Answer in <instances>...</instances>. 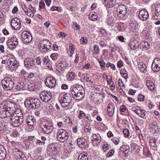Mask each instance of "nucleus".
Here are the masks:
<instances>
[{"label":"nucleus","instance_id":"obj_40","mask_svg":"<svg viewBox=\"0 0 160 160\" xmlns=\"http://www.w3.org/2000/svg\"><path fill=\"white\" fill-rule=\"evenodd\" d=\"M25 84L23 82H19L18 84L17 85L16 89L18 90H19L21 89H24L25 88Z\"/></svg>","mask_w":160,"mask_h":160},{"label":"nucleus","instance_id":"obj_57","mask_svg":"<svg viewBox=\"0 0 160 160\" xmlns=\"http://www.w3.org/2000/svg\"><path fill=\"white\" fill-rule=\"evenodd\" d=\"M154 138H151L149 139V144L150 145L153 147H154L155 144H154Z\"/></svg>","mask_w":160,"mask_h":160},{"label":"nucleus","instance_id":"obj_3","mask_svg":"<svg viewBox=\"0 0 160 160\" xmlns=\"http://www.w3.org/2000/svg\"><path fill=\"white\" fill-rule=\"evenodd\" d=\"M25 104L28 109L37 108L40 107V101L37 98H29L26 100Z\"/></svg>","mask_w":160,"mask_h":160},{"label":"nucleus","instance_id":"obj_28","mask_svg":"<svg viewBox=\"0 0 160 160\" xmlns=\"http://www.w3.org/2000/svg\"><path fill=\"white\" fill-rule=\"evenodd\" d=\"M92 137L93 139V142H95L96 144L98 145L100 143L101 137L99 134L97 133L92 134Z\"/></svg>","mask_w":160,"mask_h":160},{"label":"nucleus","instance_id":"obj_46","mask_svg":"<svg viewBox=\"0 0 160 160\" xmlns=\"http://www.w3.org/2000/svg\"><path fill=\"white\" fill-rule=\"evenodd\" d=\"M100 45L102 47H105L107 45L106 42L104 39H101L99 42Z\"/></svg>","mask_w":160,"mask_h":160},{"label":"nucleus","instance_id":"obj_41","mask_svg":"<svg viewBox=\"0 0 160 160\" xmlns=\"http://www.w3.org/2000/svg\"><path fill=\"white\" fill-rule=\"evenodd\" d=\"M100 52V49L98 46L97 45H95L93 47V55H95L98 54Z\"/></svg>","mask_w":160,"mask_h":160},{"label":"nucleus","instance_id":"obj_56","mask_svg":"<svg viewBox=\"0 0 160 160\" xmlns=\"http://www.w3.org/2000/svg\"><path fill=\"white\" fill-rule=\"evenodd\" d=\"M114 153V150L113 149L110 150L108 152L107 156V157H110L112 156Z\"/></svg>","mask_w":160,"mask_h":160},{"label":"nucleus","instance_id":"obj_34","mask_svg":"<svg viewBox=\"0 0 160 160\" xmlns=\"http://www.w3.org/2000/svg\"><path fill=\"white\" fill-rule=\"evenodd\" d=\"M146 84L148 88L151 90H153L155 88V86L153 82L150 80L147 81Z\"/></svg>","mask_w":160,"mask_h":160},{"label":"nucleus","instance_id":"obj_64","mask_svg":"<svg viewBox=\"0 0 160 160\" xmlns=\"http://www.w3.org/2000/svg\"><path fill=\"white\" fill-rule=\"evenodd\" d=\"M116 38L122 42H125L124 40V37L123 36H117Z\"/></svg>","mask_w":160,"mask_h":160},{"label":"nucleus","instance_id":"obj_47","mask_svg":"<svg viewBox=\"0 0 160 160\" xmlns=\"http://www.w3.org/2000/svg\"><path fill=\"white\" fill-rule=\"evenodd\" d=\"M69 49L70 54H71V55L70 56H71L72 55V54L75 51L74 47L73 45L71 43H70L69 44Z\"/></svg>","mask_w":160,"mask_h":160},{"label":"nucleus","instance_id":"obj_12","mask_svg":"<svg viewBox=\"0 0 160 160\" xmlns=\"http://www.w3.org/2000/svg\"><path fill=\"white\" fill-rule=\"evenodd\" d=\"M21 37L23 42L27 43L30 42L32 40L31 34L26 31H23L22 32Z\"/></svg>","mask_w":160,"mask_h":160},{"label":"nucleus","instance_id":"obj_11","mask_svg":"<svg viewBox=\"0 0 160 160\" xmlns=\"http://www.w3.org/2000/svg\"><path fill=\"white\" fill-rule=\"evenodd\" d=\"M10 120L11 124L14 127H17L20 125L23 122V119L11 115Z\"/></svg>","mask_w":160,"mask_h":160},{"label":"nucleus","instance_id":"obj_23","mask_svg":"<svg viewBox=\"0 0 160 160\" xmlns=\"http://www.w3.org/2000/svg\"><path fill=\"white\" fill-rule=\"evenodd\" d=\"M28 126H30L29 128H32L33 126H35L36 123V120L32 116H29L27 117L26 120Z\"/></svg>","mask_w":160,"mask_h":160},{"label":"nucleus","instance_id":"obj_4","mask_svg":"<svg viewBox=\"0 0 160 160\" xmlns=\"http://www.w3.org/2000/svg\"><path fill=\"white\" fill-rule=\"evenodd\" d=\"M2 84L3 88L6 90H11L14 87V82L9 78H5L2 81Z\"/></svg>","mask_w":160,"mask_h":160},{"label":"nucleus","instance_id":"obj_59","mask_svg":"<svg viewBox=\"0 0 160 160\" xmlns=\"http://www.w3.org/2000/svg\"><path fill=\"white\" fill-rule=\"evenodd\" d=\"M160 13V4L157 5L155 7V11Z\"/></svg>","mask_w":160,"mask_h":160},{"label":"nucleus","instance_id":"obj_9","mask_svg":"<svg viewBox=\"0 0 160 160\" xmlns=\"http://www.w3.org/2000/svg\"><path fill=\"white\" fill-rule=\"evenodd\" d=\"M13 154L16 160H26V158L20 150L17 148L13 150Z\"/></svg>","mask_w":160,"mask_h":160},{"label":"nucleus","instance_id":"obj_20","mask_svg":"<svg viewBox=\"0 0 160 160\" xmlns=\"http://www.w3.org/2000/svg\"><path fill=\"white\" fill-rule=\"evenodd\" d=\"M132 110L139 117L143 118L145 115V111L142 109H141L139 107H133L132 108Z\"/></svg>","mask_w":160,"mask_h":160},{"label":"nucleus","instance_id":"obj_50","mask_svg":"<svg viewBox=\"0 0 160 160\" xmlns=\"http://www.w3.org/2000/svg\"><path fill=\"white\" fill-rule=\"evenodd\" d=\"M106 67L107 68L110 67L113 70H115L116 69L115 66V65L112 64L110 63V62H108L106 64Z\"/></svg>","mask_w":160,"mask_h":160},{"label":"nucleus","instance_id":"obj_26","mask_svg":"<svg viewBox=\"0 0 160 160\" xmlns=\"http://www.w3.org/2000/svg\"><path fill=\"white\" fill-rule=\"evenodd\" d=\"M139 48L142 49V50H146L150 48V45L149 43L147 42H142L139 45Z\"/></svg>","mask_w":160,"mask_h":160},{"label":"nucleus","instance_id":"obj_19","mask_svg":"<svg viewBox=\"0 0 160 160\" xmlns=\"http://www.w3.org/2000/svg\"><path fill=\"white\" fill-rule=\"evenodd\" d=\"M24 64L26 68H31L32 67L35 66V61L32 58H28L25 60Z\"/></svg>","mask_w":160,"mask_h":160},{"label":"nucleus","instance_id":"obj_22","mask_svg":"<svg viewBox=\"0 0 160 160\" xmlns=\"http://www.w3.org/2000/svg\"><path fill=\"white\" fill-rule=\"evenodd\" d=\"M138 15L140 19L143 21L147 20L149 16L148 12L145 9L141 10L139 12Z\"/></svg>","mask_w":160,"mask_h":160},{"label":"nucleus","instance_id":"obj_30","mask_svg":"<svg viewBox=\"0 0 160 160\" xmlns=\"http://www.w3.org/2000/svg\"><path fill=\"white\" fill-rule=\"evenodd\" d=\"M128 45L130 49L132 50H135L139 48V45H137V41L136 40H131Z\"/></svg>","mask_w":160,"mask_h":160},{"label":"nucleus","instance_id":"obj_14","mask_svg":"<svg viewBox=\"0 0 160 160\" xmlns=\"http://www.w3.org/2000/svg\"><path fill=\"white\" fill-rule=\"evenodd\" d=\"M152 69L154 72H158L160 70V59L156 58L153 61Z\"/></svg>","mask_w":160,"mask_h":160},{"label":"nucleus","instance_id":"obj_5","mask_svg":"<svg viewBox=\"0 0 160 160\" xmlns=\"http://www.w3.org/2000/svg\"><path fill=\"white\" fill-rule=\"evenodd\" d=\"M68 133L63 129H60L58 130L57 134L58 140L61 142H65L68 139Z\"/></svg>","mask_w":160,"mask_h":160},{"label":"nucleus","instance_id":"obj_43","mask_svg":"<svg viewBox=\"0 0 160 160\" xmlns=\"http://www.w3.org/2000/svg\"><path fill=\"white\" fill-rule=\"evenodd\" d=\"M102 148L103 151L106 152L109 150V146L107 142H105L102 144Z\"/></svg>","mask_w":160,"mask_h":160},{"label":"nucleus","instance_id":"obj_13","mask_svg":"<svg viewBox=\"0 0 160 160\" xmlns=\"http://www.w3.org/2000/svg\"><path fill=\"white\" fill-rule=\"evenodd\" d=\"M45 83L48 87L50 88H52L55 86L56 82L53 77H48L45 79Z\"/></svg>","mask_w":160,"mask_h":160},{"label":"nucleus","instance_id":"obj_1","mask_svg":"<svg viewBox=\"0 0 160 160\" xmlns=\"http://www.w3.org/2000/svg\"><path fill=\"white\" fill-rule=\"evenodd\" d=\"M70 91L73 97L76 100H81L84 97L85 90L81 85H77L76 86H73L71 87Z\"/></svg>","mask_w":160,"mask_h":160},{"label":"nucleus","instance_id":"obj_58","mask_svg":"<svg viewBox=\"0 0 160 160\" xmlns=\"http://www.w3.org/2000/svg\"><path fill=\"white\" fill-rule=\"evenodd\" d=\"M51 10L52 11H60L61 9L58 7L53 6L51 8Z\"/></svg>","mask_w":160,"mask_h":160},{"label":"nucleus","instance_id":"obj_18","mask_svg":"<svg viewBox=\"0 0 160 160\" xmlns=\"http://www.w3.org/2000/svg\"><path fill=\"white\" fill-rule=\"evenodd\" d=\"M40 97L41 100L45 102H48L51 99L52 96L46 92H42L40 93Z\"/></svg>","mask_w":160,"mask_h":160},{"label":"nucleus","instance_id":"obj_17","mask_svg":"<svg viewBox=\"0 0 160 160\" xmlns=\"http://www.w3.org/2000/svg\"><path fill=\"white\" fill-rule=\"evenodd\" d=\"M7 44L9 48L12 49L14 48L18 44V39L16 37H12L8 40Z\"/></svg>","mask_w":160,"mask_h":160},{"label":"nucleus","instance_id":"obj_63","mask_svg":"<svg viewBox=\"0 0 160 160\" xmlns=\"http://www.w3.org/2000/svg\"><path fill=\"white\" fill-rule=\"evenodd\" d=\"M36 63L38 65H40L41 64V58L39 57H37L36 59Z\"/></svg>","mask_w":160,"mask_h":160},{"label":"nucleus","instance_id":"obj_54","mask_svg":"<svg viewBox=\"0 0 160 160\" xmlns=\"http://www.w3.org/2000/svg\"><path fill=\"white\" fill-rule=\"evenodd\" d=\"M45 7V4L44 2L42 1L40 2L39 3V10L41 11V9L42 8L43 9Z\"/></svg>","mask_w":160,"mask_h":160},{"label":"nucleus","instance_id":"obj_21","mask_svg":"<svg viewBox=\"0 0 160 160\" xmlns=\"http://www.w3.org/2000/svg\"><path fill=\"white\" fill-rule=\"evenodd\" d=\"M77 142L79 147L82 149L88 147L86 140L83 138H78L77 140Z\"/></svg>","mask_w":160,"mask_h":160},{"label":"nucleus","instance_id":"obj_60","mask_svg":"<svg viewBox=\"0 0 160 160\" xmlns=\"http://www.w3.org/2000/svg\"><path fill=\"white\" fill-rule=\"evenodd\" d=\"M29 9L28 10H29V11L30 12H32V13H35L36 12V10H35V9L33 7H32L31 5H30L29 6Z\"/></svg>","mask_w":160,"mask_h":160},{"label":"nucleus","instance_id":"obj_44","mask_svg":"<svg viewBox=\"0 0 160 160\" xmlns=\"http://www.w3.org/2000/svg\"><path fill=\"white\" fill-rule=\"evenodd\" d=\"M67 76L68 78H69L70 79H73L76 76V74L74 72H69L68 74H67Z\"/></svg>","mask_w":160,"mask_h":160},{"label":"nucleus","instance_id":"obj_51","mask_svg":"<svg viewBox=\"0 0 160 160\" xmlns=\"http://www.w3.org/2000/svg\"><path fill=\"white\" fill-rule=\"evenodd\" d=\"M123 132L124 135V137L127 138L129 136V131L128 129L127 128L124 129Z\"/></svg>","mask_w":160,"mask_h":160},{"label":"nucleus","instance_id":"obj_6","mask_svg":"<svg viewBox=\"0 0 160 160\" xmlns=\"http://www.w3.org/2000/svg\"><path fill=\"white\" fill-rule=\"evenodd\" d=\"M51 46L50 42L47 40L44 39L40 42L39 47L40 50L42 52H46L49 50Z\"/></svg>","mask_w":160,"mask_h":160},{"label":"nucleus","instance_id":"obj_33","mask_svg":"<svg viewBox=\"0 0 160 160\" xmlns=\"http://www.w3.org/2000/svg\"><path fill=\"white\" fill-rule=\"evenodd\" d=\"M129 149L130 148L129 146L125 145L122 146L120 148L121 150L124 152L125 156L126 157L127 156V154L129 152Z\"/></svg>","mask_w":160,"mask_h":160},{"label":"nucleus","instance_id":"obj_27","mask_svg":"<svg viewBox=\"0 0 160 160\" xmlns=\"http://www.w3.org/2000/svg\"><path fill=\"white\" fill-rule=\"evenodd\" d=\"M6 152L2 145H0V160H3L6 158Z\"/></svg>","mask_w":160,"mask_h":160},{"label":"nucleus","instance_id":"obj_49","mask_svg":"<svg viewBox=\"0 0 160 160\" xmlns=\"http://www.w3.org/2000/svg\"><path fill=\"white\" fill-rule=\"evenodd\" d=\"M99 62L102 68L104 69L106 68V63L103 60H100Z\"/></svg>","mask_w":160,"mask_h":160},{"label":"nucleus","instance_id":"obj_53","mask_svg":"<svg viewBox=\"0 0 160 160\" xmlns=\"http://www.w3.org/2000/svg\"><path fill=\"white\" fill-rule=\"evenodd\" d=\"M58 57V55L56 53H52L51 55V57L53 60H56Z\"/></svg>","mask_w":160,"mask_h":160},{"label":"nucleus","instance_id":"obj_10","mask_svg":"<svg viewBox=\"0 0 160 160\" xmlns=\"http://www.w3.org/2000/svg\"><path fill=\"white\" fill-rule=\"evenodd\" d=\"M116 11L118 17L121 18H123L126 15L127 12V8L126 6L123 4H120L117 8Z\"/></svg>","mask_w":160,"mask_h":160},{"label":"nucleus","instance_id":"obj_38","mask_svg":"<svg viewBox=\"0 0 160 160\" xmlns=\"http://www.w3.org/2000/svg\"><path fill=\"white\" fill-rule=\"evenodd\" d=\"M152 18L153 20H159L160 19V13L155 11L152 15Z\"/></svg>","mask_w":160,"mask_h":160},{"label":"nucleus","instance_id":"obj_25","mask_svg":"<svg viewBox=\"0 0 160 160\" xmlns=\"http://www.w3.org/2000/svg\"><path fill=\"white\" fill-rule=\"evenodd\" d=\"M116 0H104L103 3L108 8L112 7L115 4Z\"/></svg>","mask_w":160,"mask_h":160},{"label":"nucleus","instance_id":"obj_55","mask_svg":"<svg viewBox=\"0 0 160 160\" xmlns=\"http://www.w3.org/2000/svg\"><path fill=\"white\" fill-rule=\"evenodd\" d=\"M138 99L139 101H143L144 100V96L141 94H139Z\"/></svg>","mask_w":160,"mask_h":160},{"label":"nucleus","instance_id":"obj_16","mask_svg":"<svg viewBox=\"0 0 160 160\" xmlns=\"http://www.w3.org/2000/svg\"><path fill=\"white\" fill-rule=\"evenodd\" d=\"M8 68L11 70H14L17 68L18 65V61L13 58H10L8 59Z\"/></svg>","mask_w":160,"mask_h":160},{"label":"nucleus","instance_id":"obj_15","mask_svg":"<svg viewBox=\"0 0 160 160\" xmlns=\"http://www.w3.org/2000/svg\"><path fill=\"white\" fill-rule=\"evenodd\" d=\"M11 25L12 28L15 30H19L21 28L20 20L17 18H15L12 20Z\"/></svg>","mask_w":160,"mask_h":160},{"label":"nucleus","instance_id":"obj_31","mask_svg":"<svg viewBox=\"0 0 160 160\" xmlns=\"http://www.w3.org/2000/svg\"><path fill=\"white\" fill-rule=\"evenodd\" d=\"M12 116L16 117L19 118H21L22 119H23V113L20 109H17L16 111H14V112L12 111Z\"/></svg>","mask_w":160,"mask_h":160},{"label":"nucleus","instance_id":"obj_36","mask_svg":"<svg viewBox=\"0 0 160 160\" xmlns=\"http://www.w3.org/2000/svg\"><path fill=\"white\" fill-rule=\"evenodd\" d=\"M87 155L88 154L87 152H85L81 153L78 157V160H88Z\"/></svg>","mask_w":160,"mask_h":160},{"label":"nucleus","instance_id":"obj_48","mask_svg":"<svg viewBox=\"0 0 160 160\" xmlns=\"http://www.w3.org/2000/svg\"><path fill=\"white\" fill-rule=\"evenodd\" d=\"M81 44H86L88 42V40L87 38L85 37H82L80 40Z\"/></svg>","mask_w":160,"mask_h":160},{"label":"nucleus","instance_id":"obj_7","mask_svg":"<svg viewBox=\"0 0 160 160\" xmlns=\"http://www.w3.org/2000/svg\"><path fill=\"white\" fill-rule=\"evenodd\" d=\"M71 95L69 93L64 94L63 97H61V100L59 101L61 106L63 108L68 107L71 102Z\"/></svg>","mask_w":160,"mask_h":160},{"label":"nucleus","instance_id":"obj_52","mask_svg":"<svg viewBox=\"0 0 160 160\" xmlns=\"http://www.w3.org/2000/svg\"><path fill=\"white\" fill-rule=\"evenodd\" d=\"M25 13L29 17H32L34 16V13H32V12H30L29 10L27 11L24 10Z\"/></svg>","mask_w":160,"mask_h":160},{"label":"nucleus","instance_id":"obj_32","mask_svg":"<svg viewBox=\"0 0 160 160\" xmlns=\"http://www.w3.org/2000/svg\"><path fill=\"white\" fill-rule=\"evenodd\" d=\"M98 18V16L96 12H91L89 15L88 19L90 20L95 21L97 20Z\"/></svg>","mask_w":160,"mask_h":160},{"label":"nucleus","instance_id":"obj_61","mask_svg":"<svg viewBox=\"0 0 160 160\" xmlns=\"http://www.w3.org/2000/svg\"><path fill=\"white\" fill-rule=\"evenodd\" d=\"M123 62L121 60H120L117 63V66L119 68L122 67L123 66Z\"/></svg>","mask_w":160,"mask_h":160},{"label":"nucleus","instance_id":"obj_39","mask_svg":"<svg viewBox=\"0 0 160 160\" xmlns=\"http://www.w3.org/2000/svg\"><path fill=\"white\" fill-rule=\"evenodd\" d=\"M28 88L30 90H34L37 87V86L34 83L30 82L27 86Z\"/></svg>","mask_w":160,"mask_h":160},{"label":"nucleus","instance_id":"obj_24","mask_svg":"<svg viewBox=\"0 0 160 160\" xmlns=\"http://www.w3.org/2000/svg\"><path fill=\"white\" fill-rule=\"evenodd\" d=\"M114 105L112 103H110L107 107V113L110 117H112L113 115L114 111Z\"/></svg>","mask_w":160,"mask_h":160},{"label":"nucleus","instance_id":"obj_2","mask_svg":"<svg viewBox=\"0 0 160 160\" xmlns=\"http://www.w3.org/2000/svg\"><path fill=\"white\" fill-rule=\"evenodd\" d=\"M40 127L42 132L46 134L51 133L53 129V123L51 121H46L42 122Z\"/></svg>","mask_w":160,"mask_h":160},{"label":"nucleus","instance_id":"obj_35","mask_svg":"<svg viewBox=\"0 0 160 160\" xmlns=\"http://www.w3.org/2000/svg\"><path fill=\"white\" fill-rule=\"evenodd\" d=\"M138 67L142 72L145 73L147 71V67L145 64L142 63H140L138 64Z\"/></svg>","mask_w":160,"mask_h":160},{"label":"nucleus","instance_id":"obj_29","mask_svg":"<svg viewBox=\"0 0 160 160\" xmlns=\"http://www.w3.org/2000/svg\"><path fill=\"white\" fill-rule=\"evenodd\" d=\"M29 142L31 144H33L37 143V142L38 143H41L42 144H44L45 142H41L39 140H38L34 138L33 136H30L28 137V138Z\"/></svg>","mask_w":160,"mask_h":160},{"label":"nucleus","instance_id":"obj_37","mask_svg":"<svg viewBox=\"0 0 160 160\" xmlns=\"http://www.w3.org/2000/svg\"><path fill=\"white\" fill-rule=\"evenodd\" d=\"M77 115L80 119H82L86 116L85 113L83 111L79 110L77 111Z\"/></svg>","mask_w":160,"mask_h":160},{"label":"nucleus","instance_id":"obj_45","mask_svg":"<svg viewBox=\"0 0 160 160\" xmlns=\"http://www.w3.org/2000/svg\"><path fill=\"white\" fill-rule=\"evenodd\" d=\"M120 74L125 79H126L128 78L127 72L126 70H124L121 72Z\"/></svg>","mask_w":160,"mask_h":160},{"label":"nucleus","instance_id":"obj_8","mask_svg":"<svg viewBox=\"0 0 160 160\" xmlns=\"http://www.w3.org/2000/svg\"><path fill=\"white\" fill-rule=\"evenodd\" d=\"M12 114V110L10 107L5 108L3 106L2 108H0V117L2 118L11 117Z\"/></svg>","mask_w":160,"mask_h":160},{"label":"nucleus","instance_id":"obj_42","mask_svg":"<svg viewBox=\"0 0 160 160\" xmlns=\"http://www.w3.org/2000/svg\"><path fill=\"white\" fill-rule=\"evenodd\" d=\"M6 128V123L4 122H0V131H5Z\"/></svg>","mask_w":160,"mask_h":160},{"label":"nucleus","instance_id":"obj_62","mask_svg":"<svg viewBox=\"0 0 160 160\" xmlns=\"http://www.w3.org/2000/svg\"><path fill=\"white\" fill-rule=\"evenodd\" d=\"M85 118V119H86V121L87 122H92V120L91 119V118L88 115L86 116H86L84 117Z\"/></svg>","mask_w":160,"mask_h":160}]
</instances>
